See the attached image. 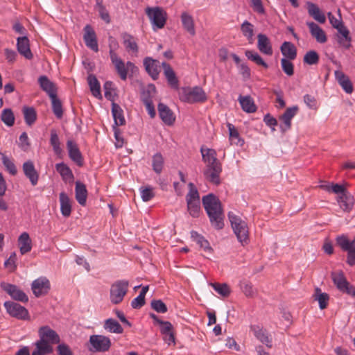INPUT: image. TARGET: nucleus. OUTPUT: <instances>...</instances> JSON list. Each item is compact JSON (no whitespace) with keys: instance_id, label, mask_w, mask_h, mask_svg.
<instances>
[{"instance_id":"1","label":"nucleus","mask_w":355,"mask_h":355,"mask_svg":"<svg viewBox=\"0 0 355 355\" xmlns=\"http://www.w3.org/2000/svg\"><path fill=\"white\" fill-rule=\"evenodd\" d=\"M200 152L202 160L206 163V167L203 171L205 179L214 184H220L222 164L217 159L216 150L211 148L204 149L201 148Z\"/></svg>"},{"instance_id":"2","label":"nucleus","mask_w":355,"mask_h":355,"mask_svg":"<svg viewBox=\"0 0 355 355\" xmlns=\"http://www.w3.org/2000/svg\"><path fill=\"white\" fill-rule=\"evenodd\" d=\"M40 339L35 342L32 355H48L53 351L52 345L59 344L60 338L55 331L49 326H42L38 330Z\"/></svg>"},{"instance_id":"3","label":"nucleus","mask_w":355,"mask_h":355,"mask_svg":"<svg viewBox=\"0 0 355 355\" xmlns=\"http://www.w3.org/2000/svg\"><path fill=\"white\" fill-rule=\"evenodd\" d=\"M202 202L211 225L216 230L224 227V214L220 200L213 193L202 197Z\"/></svg>"},{"instance_id":"4","label":"nucleus","mask_w":355,"mask_h":355,"mask_svg":"<svg viewBox=\"0 0 355 355\" xmlns=\"http://www.w3.org/2000/svg\"><path fill=\"white\" fill-rule=\"evenodd\" d=\"M228 218L239 242L241 243L243 246L248 244L250 241L249 231L246 222L243 220L232 211L228 213Z\"/></svg>"},{"instance_id":"5","label":"nucleus","mask_w":355,"mask_h":355,"mask_svg":"<svg viewBox=\"0 0 355 355\" xmlns=\"http://www.w3.org/2000/svg\"><path fill=\"white\" fill-rule=\"evenodd\" d=\"M179 97L182 102L188 103L204 102L207 99L206 94L200 87H182L179 92Z\"/></svg>"},{"instance_id":"6","label":"nucleus","mask_w":355,"mask_h":355,"mask_svg":"<svg viewBox=\"0 0 355 355\" xmlns=\"http://www.w3.org/2000/svg\"><path fill=\"white\" fill-rule=\"evenodd\" d=\"M189 191L186 196L187 210L193 218H198L200 213V195L192 182L189 184Z\"/></svg>"},{"instance_id":"7","label":"nucleus","mask_w":355,"mask_h":355,"mask_svg":"<svg viewBox=\"0 0 355 355\" xmlns=\"http://www.w3.org/2000/svg\"><path fill=\"white\" fill-rule=\"evenodd\" d=\"M129 282L127 280H118L111 285L110 299L112 304L121 303L128 291Z\"/></svg>"},{"instance_id":"8","label":"nucleus","mask_w":355,"mask_h":355,"mask_svg":"<svg viewBox=\"0 0 355 355\" xmlns=\"http://www.w3.org/2000/svg\"><path fill=\"white\" fill-rule=\"evenodd\" d=\"M336 244L343 250L347 252L346 262L349 266L355 265V238L349 241L347 236H338L336 239Z\"/></svg>"},{"instance_id":"9","label":"nucleus","mask_w":355,"mask_h":355,"mask_svg":"<svg viewBox=\"0 0 355 355\" xmlns=\"http://www.w3.org/2000/svg\"><path fill=\"white\" fill-rule=\"evenodd\" d=\"M146 14L150 19L153 26L162 28L166 21V12L160 7H147Z\"/></svg>"},{"instance_id":"10","label":"nucleus","mask_w":355,"mask_h":355,"mask_svg":"<svg viewBox=\"0 0 355 355\" xmlns=\"http://www.w3.org/2000/svg\"><path fill=\"white\" fill-rule=\"evenodd\" d=\"M89 343L92 347L90 351L97 352H107L112 345L110 338L103 335H92L89 337Z\"/></svg>"},{"instance_id":"11","label":"nucleus","mask_w":355,"mask_h":355,"mask_svg":"<svg viewBox=\"0 0 355 355\" xmlns=\"http://www.w3.org/2000/svg\"><path fill=\"white\" fill-rule=\"evenodd\" d=\"M3 306L8 313L13 318L24 320L29 318L28 310L17 302L7 301Z\"/></svg>"},{"instance_id":"12","label":"nucleus","mask_w":355,"mask_h":355,"mask_svg":"<svg viewBox=\"0 0 355 355\" xmlns=\"http://www.w3.org/2000/svg\"><path fill=\"white\" fill-rule=\"evenodd\" d=\"M0 287L16 301L21 302H27L28 301V297L26 293L16 285L2 282L0 283Z\"/></svg>"},{"instance_id":"13","label":"nucleus","mask_w":355,"mask_h":355,"mask_svg":"<svg viewBox=\"0 0 355 355\" xmlns=\"http://www.w3.org/2000/svg\"><path fill=\"white\" fill-rule=\"evenodd\" d=\"M31 289L35 297H41L47 294L50 290V282L46 277H39L32 282Z\"/></svg>"},{"instance_id":"14","label":"nucleus","mask_w":355,"mask_h":355,"mask_svg":"<svg viewBox=\"0 0 355 355\" xmlns=\"http://www.w3.org/2000/svg\"><path fill=\"white\" fill-rule=\"evenodd\" d=\"M84 31L83 40L86 46L94 51L98 52V46L95 31L90 25L85 26Z\"/></svg>"},{"instance_id":"15","label":"nucleus","mask_w":355,"mask_h":355,"mask_svg":"<svg viewBox=\"0 0 355 355\" xmlns=\"http://www.w3.org/2000/svg\"><path fill=\"white\" fill-rule=\"evenodd\" d=\"M298 111L297 106L288 107L284 113L279 116V120L282 121L283 124L280 125V129L282 132H285L291 127V120L295 116Z\"/></svg>"},{"instance_id":"16","label":"nucleus","mask_w":355,"mask_h":355,"mask_svg":"<svg viewBox=\"0 0 355 355\" xmlns=\"http://www.w3.org/2000/svg\"><path fill=\"white\" fill-rule=\"evenodd\" d=\"M336 38L338 44L345 49H349L352 46V37L348 28L344 26L337 30Z\"/></svg>"},{"instance_id":"17","label":"nucleus","mask_w":355,"mask_h":355,"mask_svg":"<svg viewBox=\"0 0 355 355\" xmlns=\"http://www.w3.org/2000/svg\"><path fill=\"white\" fill-rule=\"evenodd\" d=\"M23 172L25 176L29 180L33 186L37 184L39 174L36 171L34 164L31 160H28L23 164Z\"/></svg>"},{"instance_id":"18","label":"nucleus","mask_w":355,"mask_h":355,"mask_svg":"<svg viewBox=\"0 0 355 355\" xmlns=\"http://www.w3.org/2000/svg\"><path fill=\"white\" fill-rule=\"evenodd\" d=\"M17 51L26 59L31 60L33 55L30 49L29 40L26 36L19 37L17 39Z\"/></svg>"},{"instance_id":"19","label":"nucleus","mask_w":355,"mask_h":355,"mask_svg":"<svg viewBox=\"0 0 355 355\" xmlns=\"http://www.w3.org/2000/svg\"><path fill=\"white\" fill-rule=\"evenodd\" d=\"M157 109L162 121L167 125H172L175 121V116L173 111L162 103L158 104Z\"/></svg>"},{"instance_id":"20","label":"nucleus","mask_w":355,"mask_h":355,"mask_svg":"<svg viewBox=\"0 0 355 355\" xmlns=\"http://www.w3.org/2000/svg\"><path fill=\"white\" fill-rule=\"evenodd\" d=\"M144 65L146 72L153 80H157L159 73V62L152 58L146 57L144 60Z\"/></svg>"},{"instance_id":"21","label":"nucleus","mask_w":355,"mask_h":355,"mask_svg":"<svg viewBox=\"0 0 355 355\" xmlns=\"http://www.w3.org/2000/svg\"><path fill=\"white\" fill-rule=\"evenodd\" d=\"M67 147L69 156L79 166L83 165V159L77 144L71 140L67 141Z\"/></svg>"},{"instance_id":"22","label":"nucleus","mask_w":355,"mask_h":355,"mask_svg":"<svg viewBox=\"0 0 355 355\" xmlns=\"http://www.w3.org/2000/svg\"><path fill=\"white\" fill-rule=\"evenodd\" d=\"M306 24L309 28L311 36L314 37L318 42L323 44L327 41L325 32L317 24L313 21H307Z\"/></svg>"},{"instance_id":"23","label":"nucleus","mask_w":355,"mask_h":355,"mask_svg":"<svg viewBox=\"0 0 355 355\" xmlns=\"http://www.w3.org/2000/svg\"><path fill=\"white\" fill-rule=\"evenodd\" d=\"M162 65L164 68V74L167 80L168 84L171 87L178 89L179 88V80L176 74L169 64L162 62Z\"/></svg>"},{"instance_id":"24","label":"nucleus","mask_w":355,"mask_h":355,"mask_svg":"<svg viewBox=\"0 0 355 355\" xmlns=\"http://www.w3.org/2000/svg\"><path fill=\"white\" fill-rule=\"evenodd\" d=\"M257 48L259 51L267 55H272L273 51L269 38L264 34L257 35Z\"/></svg>"},{"instance_id":"25","label":"nucleus","mask_w":355,"mask_h":355,"mask_svg":"<svg viewBox=\"0 0 355 355\" xmlns=\"http://www.w3.org/2000/svg\"><path fill=\"white\" fill-rule=\"evenodd\" d=\"M111 61L115 67V69L119 73L120 78L125 80L127 78V69L125 63L120 58L116 53L111 52Z\"/></svg>"},{"instance_id":"26","label":"nucleus","mask_w":355,"mask_h":355,"mask_svg":"<svg viewBox=\"0 0 355 355\" xmlns=\"http://www.w3.org/2000/svg\"><path fill=\"white\" fill-rule=\"evenodd\" d=\"M38 83L41 89L46 92L49 97L57 94L55 85L46 76H41L38 78Z\"/></svg>"},{"instance_id":"27","label":"nucleus","mask_w":355,"mask_h":355,"mask_svg":"<svg viewBox=\"0 0 355 355\" xmlns=\"http://www.w3.org/2000/svg\"><path fill=\"white\" fill-rule=\"evenodd\" d=\"M280 51L284 57V58L293 60L297 57V49L291 42H284L280 46Z\"/></svg>"},{"instance_id":"28","label":"nucleus","mask_w":355,"mask_h":355,"mask_svg":"<svg viewBox=\"0 0 355 355\" xmlns=\"http://www.w3.org/2000/svg\"><path fill=\"white\" fill-rule=\"evenodd\" d=\"M75 196L76 200L80 205L85 206L86 205L87 190L85 184L80 181L76 182Z\"/></svg>"},{"instance_id":"29","label":"nucleus","mask_w":355,"mask_h":355,"mask_svg":"<svg viewBox=\"0 0 355 355\" xmlns=\"http://www.w3.org/2000/svg\"><path fill=\"white\" fill-rule=\"evenodd\" d=\"M251 330L252 331L254 336L262 343L265 344L268 347H271V340L269 338L267 331L260 327L259 326H252Z\"/></svg>"},{"instance_id":"30","label":"nucleus","mask_w":355,"mask_h":355,"mask_svg":"<svg viewBox=\"0 0 355 355\" xmlns=\"http://www.w3.org/2000/svg\"><path fill=\"white\" fill-rule=\"evenodd\" d=\"M338 202L340 203V206L344 211L349 212L353 208L354 199V197L347 191L342 196H338Z\"/></svg>"},{"instance_id":"31","label":"nucleus","mask_w":355,"mask_h":355,"mask_svg":"<svg viewBox=\"0 0 355 355\" xmlns=\"http://www.w3.org/2000/svg\"><path fill=\"white\" fill-rule=\"evenodd\" d=\"M239 101L243 110L248 113H254L257 111V106L254 104V100L250 96H243L241 95L239 97Z\"/></svg>"},{"instance_id":"32","label":"nucleus","mask_w":355,"mask_h":355,"mask_svg":"<svg viewBox=\"0 0 355 355\" xmlns=\"http://www.w3.org/2000/svg\"><path fill=\"white\" fill-rule=\"evenodd\" d=\"M307 10L309 15L319 23L324 24L326 21V17L320 11V8L316 4L311 2H308Z\"/></svg>"},{"instance_id":"33","label":"nucleus","mask_w":355,"mask_h":355,"mask_svg":"<svg viewBox=\"0 0 355 355\" xmlns=\"http://www.w3.org/2000/svg\"><path fill=\"white\" fill-rule=\"evenodd\" d=\"M181 21L184 28L192 36L196 35L195 24L193 17L184 12L181 15Z\"/></svg>"},{"instance_id":"34","label":"nucleus","mask_w":355,"mask_h":355,"mask_svg":"<svg viewBox=\"0 0 355 355\" xmlns=\"http://www.w3.org/2000/svg\"><path fill=\"white\" fill-rule=\"evenodd\" d=\"M59 198L61 213L64 217H69L71 213V200L64 192H61Z\"/></svg>"},{"instance_id":"35","label":"nucleus","mask_w":355,"mask_h":355,"mask_svg":"<svg viewBox=\"0 0 355 355\" xmlns=\"http://www.w3.org/2000/svg\"><path fill=\"white\" fill-rule=\"evenodd\" d=\"M19 250L21 254L31 250V240L28 233L23 232L18 239Z\"/></svg>"},{"instance_id":"36","label":"nucleus","mask_w":355,"mask_h":355,"mask_svg":"<svg viewBox=\"0 0 355 355\" xmlns=\"http://www.w3.org/2000/svg\"><path fill=\"white\" fill-rule=\"evenodd\" d=\"M112 112L116 127L118 125H125V120L123 116V112L118 104L112 103Z\"/></svg>"},{"instance_id":"37","label":"nucleus","mask_w":355,"mask_h":355,"mask_svg":"<svg viewBox=\"0 0 355 355\" xmlns=\"http://www.w3.org/2000/svg\"><path fill=\"white\" fill-rule=\"evenodd\" d=\"M55 168L57 171L60 173V175L62 176V180L64 181H73V174L71 171V170L69 168V167L64 164L63 162L56 164H55Z\"/></svg>"},{"instance_id":"38","label":"nucleus","mask_w":355,"mask_h":355,"mask_svg":"<svg viewBox=\"0 0 355 355\" xmlns=\"http://www.w3.org/2000/svg\"><path fill=\"white\" fill-rule=\"evenodd\" d=\"M103 327L110 333L122 334L123 331V329L121 325L113 318H108L105 320Z\"/></svg>"},{"instance_id":"39","label":"nucleus","mask_w":355,"mask_h":355,"mask_svg":"<svg viewBox=\"0 0 355 355\" xmlns=\"http://www.w3.org/2000/svg\"><path fill=\"white\" fill-rule=\"evenodd\" d=\"M87 82L92 94L96 98H101V86L96 76L89 74L87 77Z\"/></svg>"},{"instance_id":"40","label":"nucleus","mask_w":355,"mask_h":355,"mask_svg":"<svg viewBox=\"0 0 355 355\" xmlns=\"http://www.w3.org/2000/svg\"><path fill=\"white\" fill-rule=\"evenodd\" d=\"M313 297L315 300L318 302L320 309L322 310L327 308L329 300V296L327 293H322L321 289L317 287L315 288Z\"/></svg>"},{"instance_id":"41","label":"nucleus","mask_w":355,"mask_h":355,"mask_svg":"<svg viewBox=\"0 0 355 355\" xmlns=\"http://www.w3.org/2000/svg\"><path fill=\"white\" fill-rule=\"evenodd\" d=\"M121 37L123 44L128 51H132L135 53L138 52V46L132 35L128 33H123Z\"/></svg>"},{"instance_id":"42","label":"nucleus","mask_w":355,"mask_h":355,"mask_svg":"<svg viewBox=\"0 0 355 355\" xmlns=\"http://www.w3.org/2000/svg\"><path fill=\"white\" fill-rule=\"evenodd\" d=\"M49 98L51 100L53 114L58 119H61L63 116L62 105L60 100L58 98L57 94L55 95L52 94Z\"/></svg>"},{"instance_id":"43","label":"nucleus","mask_w":355,"mask_h":355,"mask_svg":"<svg viewBox=\"0 0 355 355\" xmlns=\"http://www.w3.org/2000/svg\"><path fill=\"white\" fill-rule=\"evenodd\" d=\"M23 114L26 123L31 126L37 119V114L35 110L32 107H24Z\"/></svg>"},{"instance_id":"44","label":"nucleus","mask_w":355,"mask_h":355,"mask_svg":"<svg viewBox=\"0 0 355 355\" xmlns=\"http://www.w3.org/2000/svg\"><path fill=\"white\" fill-rule=\"evenodd\" d=\"M331 278L337 288L340 291L345 286L348 285V282L342 271L338 272H332Z\"/></svg>"},{"instance_id":"45","label":"nucleus","mask_w":355,"mask_h":355,"mask_svg":"<svg viewBox=\"0 0 355 355\" xmlns=\"http://www.w3.org/2000/svg\"><path fill=\"white\" fill-rule=\"evenodd\" d=\"M245 54L248 59L252 60L257 65L261 66L265 69L268 68V64L263 60L258 53L254 51L247 50Z\"/></svg>"},{"instance_id":"46","label":"nucleus","mask_w":355,"mask_h":355,"mask_svg":"<svg viewBox=\"0 0 355 355\" xmlns=\"http://www.w3.org/2000/svg\"><path fill=\"white\" fill-rule=\"evenodd\" d=\"M241 31L249 43L252 44L253 42L254 25L248 21H245L241 26Z\"/></svg>"},{"instance_id":"47","label":"nucleus","mask_w":355,"mask_h":355,"mask_svg":"<svg viewBox=\"0 0 355 355\" xmlns=\"http://www.w3.org/2000/svg\"><path fill=\"white\" fill-rule=\"evenodd\" d=\"M240 287L242 292L248 297H254L257 294V291L254 288L252 283L243 281L240 284Z\"/></svg>"},{"instance_id":"48","label":"nucleus","mask_w":355,"mask_h":355,"mask_svg":"<svg viewBox=\"0 0 355 355\" xmlns=\"http://www.w3.org/2000/svg\"><path fill=\"white\" fill-rule=\"evenodd\" d=\"M191 238L197 242V243L200 245V248H203L205 250L211 251L212 248H211L209 243L207 240H206L202 236L200 235L197 232L192 231L191 232Z\"/></svg>"},{"instance_id":"49","label":"nucleus","mask_w":355,"mask_h":355,"mask_svg":"<svg viewBox=\"0 0 355 355\" xmlns=\"http://www.w3.org/2000/svg\"><path fill=\"white\" fill-rule=\"evenodd\" d=\"M1 121L8 127H11L15 123V116L13 112L10 108L4 109L1 114Z\"/></svg>"},{"instance_id":"50","label":"nucleus","mask_w":355,"mask_h":355,"mask_svg":"<svg viewBox=\"0 0 355 355\" xmlns=\"http://www.w3.org/2000/svg\"><path fill=\"white\" fill-rule=\"evenodd\" d=\"M152 166L153 171L156 173H161L164 166V158L161 153H157L153 155Z\"/></svg>"},{"instance_id":"51","label":"nucleus","mask_w":355,"mask_h":355,"mask_svg":"<svg viewBox=\"0 0 355 355\" xmlns=\"http://www.w3.org/2000/svg\"><path fill=\"white\" fill-rule=\"evenodd\" d=\"M227 127L229 130L230 141L234 142L235 144L241 146L244 141L243 140L241 139L238 130L231 123H228Z\"/></svg>"},{"instance_id":"52","label":"nucleus","mask_w":355,"mask_h":355,"mask_svg":"<svg viewBox=\"0 0 355 355\" xmlns=\"http://www.w3.org/2000/svg\"><path fill=\"white\" fill-rule=\"evenodd\" d=\"M210 286L224 297H228L230 294V289L227 284L211 283Z\"/></svg>"},{"instance_id":"53","label":"nucleus","mask_w":355,"mask_h":355,"mask_svg":"<svg viewBox=\"0 0 355 355\" xmlns=\"http://www.w3.org/2000/svg\"><path fill=\"white\" fill-rule=\"evenodd\" d=\"M319 55L313 50L309 51L303 58V62L309 65L316 64L319 62Z\"/></svg>"},{"instance_id":"54","label":"nucleus","mask_w":355,"mask_h":355,"mask_svg":"<svg viewBox=\"0 0 355 355\" xmlns=\"http://www.w3.org/2000/svg\"><path fill=\"white\" fill-rule=\"evenodd\" d=\"M50 144L52 146L53 150L56 154H60L61 153L62 150L60 146V139L56 130L54 129H52L51 130Z\"/></svg>"},{"instance_id":"55","label":"nucleus","mask_w":355,"mask_h":355,"mask_svg":"<svg viewBox=\"0 0 355 355\" xmlns=\"http://www.w3.org/2000/svg\"><path fill=\"white\" fill-rule=\"evenodd\" d=\"M281 67L283 71L288 76H292L294 74V65L291 60L286 58L281 60Z\"/></svg>"},{"instance_id":"56","label":"nucleus","mask_w":355,"mask_h":355,"mask_svg":"<svg viewBox=\"0 0 355 355\" xmlns=\"http://www.w3.org/2000/svg\"><path fill=\"white\" fill-rule=\"evenodd\" d=\"M150 306L157 313H164L168 311L166 305L161 300H153Z\"/></svg>"},{"instance_id":"57","label":"nucleus","mask_w":355,"mask_h":355,"mask_svg":"<svg viewBox=\"0 0 355 355\" xmlns=\"http://www.w3.org/2000/svg\"><path fill=\"white\" fill-rule=\"evenodd\" d=\"M2 162L6 169L9 171L10 174L15 175L17 173V168L13 163V162L9 159L7 156L3 155L2 156Z\"/></svg>"},{"instance_id":"58","label":"nucleus","mask_w":355,"mask_h":355,"mask_svg":"<svg viewBox=\"0 0 355 355\" xmlns=\"http://www.w3.org/2000/svg\"><path fill=\"white\" fill-rule=\"evenodd\" d=\"M140 190L141 198L144 202L149 201L155 196V193L151 187H141Z\"/></svg>"},{"instance_id":"59","label":"nucleus","mask_w":355,"mask_h":355,"mask_svg":"<svg viewBox=\"0 0 355 355\" xmlns=\"http://www.w3.org/2000/svg\"><path fill=\"white\" fill-rule=\"evenodd\" d=\"M239 72L241 74L243 80H248L251 77V71L248 66L245 63H241L238 66Z\"/></svg>"},{"instance_id":"60","label":"nucleus","mask_w":355,"mask_h":355,"mask_svg":"<svg viewBox=\"0 0 355 355\" xmlns=\"http://www.w3.org/2000/svg\"><path fill=\"white\" fill-rule=\"evenodd\" d=\"M103 88L105 90V98L109 100L113 101V96H114L113 83L111 81H107L105 83V84L103 85Z\"/></svg>"},{"instance_id":"61","label":"nucleus","mask_w":355,"mask_h":355,"mask_svg":"<svg viewBox=\"0 0 355 355\" xmlns=\"http://www.w3.org/2000/svg\"><path fill=\"white\" fill-rule=\"evenodd\" d=\"M328 17H329L330 24L336 30L340 28L341 26H345L341 19L340 15V19H338L336 18V17L334 15H333L331 12H329Z\"/></svg>"},{"instance_id":"62","label":"nucleus","mask_w":355,"mask_h":355,"mask_svg":"<svg viewBox=\"0 0 355 355\" xmlns=\"http://www.w3.org/2000/svg\"><path fill=\"white\" fill-rule=\"evenodd\" d=\"M56 350L58 355H73L69 346L65 343L59 344Z\"/></svg>"},{"instance_id":"63","label":"nucleus","mask_w":355,"mask_h":355,"mask_svg":"<svg viewBox=\"0 0 355 355\" xmlns=\"http://www.w3.org/2000/svg\"><path fill=\"white\" fill-rule=\"evenodd\" d=\"M144 104L146 105V110H147L151 118H154L156 114V112H155V110L152 99L147 98V97L145 98L144 99Z\"/></svg>"},{"instance_id":"64","label":"nucleus","mask_w":355,"mask_h":355,"mask_svg":"<svg viewBox=\"0 0 355 355\" xmlns=\"http://www.w3.org/2000/svg\"><path fill=\"white\" fill-rule=\"evenodd\" d=\"M15 261L16 254L15 252H12L10 257L5 261L4 266L6 268H10V271H14L17 268Z\"/></svg>"}]
</instances>
